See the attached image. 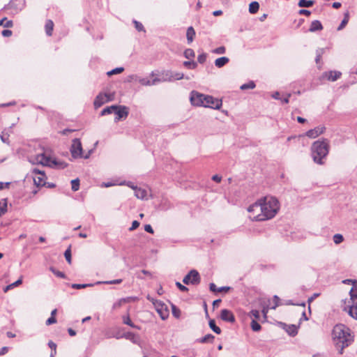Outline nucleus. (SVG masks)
<instances>
[{
    "label": "nucleus",
    "mask_w": 357,
    "mask_h": 357,
    "mask_svg": "<svg viewBox=\"0 0 357 357\" xmlns=\"http://www.w3.org/2000/svg\"><path fill=\"white\" fill-rule=\"evenodd\" d=\"M280 208L278 200L273 197H264L248 208V211L256 213L253 216L255 221H265L275 216Z\"/></svg>",
    "instance_id": "1"
},
{
    "label": "nucleus",
    "mask_w": 357,
    "mask_h": 357,
    "mask_svg": "<svg viewBox=\"0 0 357 357\" xmlns=\"http://www.w3.org/2000/svg\"><path fill=\"white\" fill-rule=\"evenodd\" d=\"M333 343L340 354L354 342V333L344 324H336L331 333Z\"/></svg>",
    "instance_id": "2"
},
{
    "label": "nucleus",
    "mask_w": 357,
    "mask_h": 357,
    "mask_svg": "<svg viewBox=\"0 0 357 357\" xmlns=\"http://www.w3.org/2000/svg\"><path fill=\"white\" fill-rule=\"evenodd\" d=\"M329 152V142L327 139L317 140L311 146V156L318 165H324Z\"/></svg>",
    "instance_id": "3"
},
{
    "label": "nucleus",
    "mask_w": 357,
    "mask_h": 357,
    "mask_svg": "<svg viewBox=\"0 0 357 357\" xmlns=\"http://www.w3.org/2000/svg\"><path fill=\"white\" fill-rule=\"evenodd\" d=\"M29 161L33 164H40L50 167H53L58 165V162L56 159L51 158L45 153H39L34 157H31Z\"/></svg>",
    "instance_id": "4"
},
{
    "label": "nucleus",
    "mask_w": 357,
    "mask_h": 357,
    "mask_svg": "<svg viewBox=\"0 0 357 357\" xmlns=\"http://www.w3.org/2000/svg\"><path fill=\"white\" fill-rule=\"evenodd\" d=\"M25 6V1L24 0H11L9 3L6 5L3 9L8 10L10 9V13L13 15H15L18 13L20 10H22Z\"/></svg>",
    "instance_id": "5"
},
{
    "label": "nucleus",
    "mask_w": 357,
    "mask_h": 357,
    "mask_svg": "<svg viewBox=\"0 0 357 357\" xmlns=\"http://www.w3.org/2000/svg\"><path fill=\"white\" fill-rule=\"evenodd\" d=\"M70 151L71 155L73 158H82L83 149L79 139L75 138L74 139H73Z\"/></svg>",
    "instance_id": "6"
},
{
    "label": "nucleus",
    "mask_w": 357,
    "mask_h": 357,
    "mask_svg": "<svg viewBox=\"0 0 357 357\" xmlns=\"http://www.w3.org/2000/svg\"><path fill=\"white\" fill-rule=\"evenodd\" d=\"M201 278L197 271L192 269L183 278V282L185 284L197 285L200 283Z\"/></svg>",
    "instance_id": "7"
},
{
    "label": "nucleus",
    "mask_w": 357,
    "mask_h": 357,
    "mask_svg": "<svg viewBox=\"0 0 357 357\" xmlns=\"http://www.w3.org/2000/svg\"><path fill=\"white\" fill-rule=\"evenodd\" d=\"M204 102L203 107L213 109H219L222 105V100L215 98L211 96L206 95Z\"/></svg>",
    "instance_id": "8"
},
{
    "label": "nucleus",
    "mask_w": 357,
    "mask_h": 357,
    "mask_svg": "<svg viewBox=\"0 0 357 357\" xmlns=\"http://www.w3.org/2000/svg\"><path fill=\"white\" fill-rule=\"evenodd\" d=\"M34 184L38 187H43L46 185L45 179L47 178L44 171L37 168L33 169Z\"/></svg>",
    "instance_id": "9"
},
{
    "label": "nucleus",
    "mask_w": 357,
    "mask_h": 357,
    "mask_svg": "<svg viewBox=\"0 0 357 357\" xmlns=\"http://www.w3.org/2000/svg\"><path fill=\"white\" fill-rule=\"evenodd\" d=\"M206 95L192 91L190 93V100L192 105L197 107H203L204 102Z\"/></svg>",
    "instance_id": "10"
},
{
    "label": "nucleus",
    "mask_w": 357,
    "mask_h": 357,
    "mask_svg": "<svg viewBox=\"0 0 357 357\" xmlns=\"http://www.w3.org/2000/svg\"><path fill=\"white\" fill-rule=\"evenodd\" d=\"M116 108L114 110V114L116 115L114 118V121L118 122L121 119H125L128 117L129 114V108L125 105H116Z\"/></svg>",
    "instance_id": "11"
},
{
    "label": "nucleus",
    "mask_w": 357,
    "mask_h": 357,
    "mask_svg": "<svg viewBox=\"0 0 357 357\" xmlns=\"http://www.w3.org/2000/svg\"><path fill=\"white\" fill-rule=\"evenodd\" d=\"M153 303L160 318L162 320H165L169 317V310L167 306L162 301L157 300L155 301H153Z\"/></svg>",
    "instance_id": "12"
},
{
    "label": "nucleus",
    "mask_w": 357,
    "mask_h": 357,
    "mask_svg": "<svg viewBox=\"0 0 357 357\" xmlns=\"http://www.w3.org/2000/svg\"><path fill=\"white\" fill-rule=\"evenodd\" d=\"M112 100L110 94L100 93L95 98L93 105L96 109L101 107L105 102Z\"/></svg>",
    "instance_id": "13"
},
{
    "label": "nucleus",
    "mask_w": 357,
    "mask_h": 357,
    "mask_svg": "<svg viewBox=\"0 0 357 357\" xmlns=\"http://www.w3.org/2000/svg\"><path fill=\"white\" fill-rule=\"evenodd\" d=\"M155 81H157V83L165 82H173V72L172 70H164L158 75V77L155 78Z\"/></svg>",
    "instance_id": "14"
},
{
    "label": "nucleus",
    "mask_w": 357,
    "mask_h": 357,
    "mask_svg": "<svg viewBox=\"0 0 357 357\" xmlns=\"http://www.w3.org/2000/svg\"><path fill=\"white\" fill-rule=\"evenodd\" d=\"M325 129L326 128L324 126H317L313 129L309 130L302 136H307L309 138L314 139L322 134Z\"/></svg>",
    "instance_id": "15"
},
{
    "label": "nucleus",
    "mask_w": 357,
    "mask_h": 357,
    "mask_svg": "<svg viewBox=\"0 0 357 357\" xmlns=\"http://www.w3.org/2000/svg\"><path fill=\"white\" fill-rule=\"evenodd\" d=\"M220 319L229 323H234L235 321V317L233 312L227 309H222L220 312Z\"/></svg>",
    "instance_id": "16"
},
{
    "label": "nucleus",
    "mask_w": 357,
    "mask_h": 357,
    "mask_svg": "<svg viewBox=\"0 0 357 357\" xmlns=\"http://www.w3.org/2000/svg\"><path fill=\"white\" fill-rule=\"evenodd\" d=\"M341 75H342V73L340 71L330 70V71L324 72L322 74L321 77L324 79H326L328 81L334 82V81L337 80V79H339Z\"/></svg>",
    "instance_id": "17"
},
{
    "label": "nucleus",
    "mask_w": 357,
    "mask_h": 357,
    "mask_svg": "<svg viewBox=\"0 0 357 357\" xmlns=\"http://www.w3.org/2000/svg\"><path fill=\"white\" fill-rule=\"evenodd\" d=\"M343 310L347 312L351 317L357 320V301L354 303L345 306Z\"/></svg>",
    "instance_id": "18"
},
{
    "label": "nucleus",
    "mask_w": 357,
    "mask_h": 357,
    "mask_svg": "<svg viewBox=\"0 0 357 357\" xmlns=\"http://www.w3.org/2000/svg\"><path fill=\"white\" fill-rule=\"evenodd\" d=\"M323 29V26L319 20H314L311 22L310 26L309 28L310 32H316L317 31H321Z\"/></svg>",
    "instance_id": "19"
},
{
    "label": "nucleus",
    "mask_w": 357,
    "mask_h": 357,
    "mask_svg": "<svg viewBox=\"0 0 357 357\" xmlns=\"http://www.w3.org/2000/svg\"><path fill=\"white\" fill-rule=\"evenodd\" d=\"M351 303H354L357 301V282L354 284L349 291Z\"/></svg>",
    "instance_id": "20"
},
{
    "label": "nucleus",
    "mask_w": 357,
    "mask_h": 357,
    "mask_svg": "<svg viewBox=\"0 0 357 357\" xmlns=\"http://www.w3.org/2000/svg\"><path fill=\"white\" fill-rule=\"evenodd\" d=\"M135 196L141 199H147V191L145 189H142L141 188L137 187V188L134 190Z\"/></svg>",
    "instance_id": "21"
},
{
    "label": "nucleus",
    "mask_w": 357,
    "mask_h": 357,
    "mask_svg": "<svg viewBox=\"0 0 357 357\" xmlns=\"http://www.w3.org/2000/svg\"><path fill=\"white\" fill-rule=\"evenodd\" d=\"M229 61V59L227 56H222V57H220V58H218L217 59H215V66L217 67V68H222L224 66H225L227 63H228Z\"/></svg>",
    "instance_id": "22"
},
{
    "label": "nucleus",
    "mask_w": 357,
    "mask_h": 357,
    "mask_svg": "<svg viewBox=\"0 0 357 357\" xmlns=\"http://www.w3.org/2000/svg\"><path fill=\"white\" fill-rule=\"evenodd\" d=\"M121 337H124L126 340H129L134 344H138L139 342V337L131 332L124 333L122 336H121Z\"/></svg>",
    "instance_id": "23"
},
{
    "label": "nucleus",
    "mask_w": 357,
    "mask_h": 357,
    "mask_svg": "<svg viewBox=\"0 0 357 357\" xmlns=\"http://www.w3.org/2000/svg\"><path fill=\"white\" fill-rule=\"evenodd\" d=\"M122 319H123V323L124 324H126V325H128V326H130V327H132L133 328H136L137 330H140L141 329L140 326L135 325L132 321V320L130 319V316L128 314L123 316Z\"/></svg>",
    "instance_id": "24"
},
{
    "label": "nucleus",
    "mask_w": 357,
    "mask_h": 357,
    "mask_svg": "<svg viewBox=\"0 0 357 357\" xmlns=\"http://www.w3.org/2000/svg\"><path fill=\"white\" fill-rule=\"evenodd\" d=\"M195 36V31L194 28L192 26H189L187 29V31H186V37H187V40H188V44L191 43L193 41Z\"/></svg>",
    "instance_id": "25"
},
{
    "label": "nucleus",
    "mask_w": 357,
    "mask_h": 357,
    "mask_svg": "<svg viewBox=\"0 0 357 357\" xmlns=\"http://www.w3.org/2000/svg\"><path fill=\"white\" fill-rule=\"evenodd\" d=\"M53 28H54L53 22L51 20H47L45 22V33L48 36H50L52 35Z\"/></svg>",
    "instance_id": "26"
},
{
    "label": "nucleus",
    "mask_w": 357,
    "mask_h": 357,
    "mask_svg": "<svg viewBox=\"0 0 357 357\" xmlns=\"http://www.w3.org/2000/svg\"><path fill=\"white\" fill-rule=\"evenodd\" d=\"M214 339V335H213L212 334H207L205 336L197 339L196 341L199 343H207L212 342Z\"/></svg>",
    "instance_id": "27"
},
{
    "label": "nucleus",
    "mask_w": 357,
    "mask_h": 357,
    "mask_svg": "<svg viewBox=\"0 0 357 357\" xmlns=\"http://www.w3.org/2000/svg\"><path fill=\"white\" fill-rule=\"evenodd\" d=\"M138 82L143 86H152L157 83V81H155V78L153 80H150L147 77L140 78Z\"/></svg>",
    "instance_id": "28"
},
{
    "label": "nucleus",
    "mask_w": 357,
    "mask_h": 357,
    "mask_svg": "<svg viewBox=\"0 0 357 357\" xmlns=\"http://www.w3.org/2000/svg\"><path fill=\"white\" fill-rule=\"evenodd\" d=\"M7 207V199H0V217L6 213Z\"/></svg>",
    "instance_id": "29"
},
{
    "label": "nucleus",
    "mask_w": 357,
    "mask_h": 357,
    "mask_svg": "<svg viewBox=\"0 0 357 357\" xmlns=\"http://www.w3.org/2000/svg\"><path fill=\"white\" fill-rule=\"evenodd\" d=\"M208 325H209L210 328L214 333H215L216 334H218V335L221 333L222 331H221L220 327L216 326L215 321L214 319H210L209 321H208Z\"/></svg>",
    "instance_id": "30"
},
{
    "label": "nucleus",
    "mask_w": 357,
    "mask_h": 357,
    "mask_svg": "<svg viewBox=\"0 0 357 357\" xmlns=\"http://www.w3.org/2000/svg\"><path fill=\"white\" fill-rule=\"evenodd\" d=\"M314 3L312 0H300L298 3V6L301 8H310L312 7Z\"/></svg>",
    "instance_id": "31"
},
{
    "label": "nucleus",
    "mask_w": 357,
    "mask_h": 357,
    "mask_svg": "<svg viewBox=\"0 0 357 357\" xmlns=\"http://www.w3.org/2000/svg\"><path fill=\"white\" fill-rule=\"evenodd\" d=\"M115 109H117L116 108V105H112V106H109V107H107L104 108L101 111L100 115L101 116H105V115H107V114H110L112 113H114Z\"/></svg>",
    "instance_id": "32"
},
{
    "label": "nucleus",
    "mask_w": 357,
    "mask_h": 357,
    "mask_svg": "<svg viewBox=\"0 0 357 357\" xmlns=\"http://www.w3.org/2000/svg\"><path fill=\"white\" fill-rule=\"evenodd\" d=\"M259 8V4L257 1H252L249 5V12L251 14L256 13Z\"/></svg>",
    "instance_id": "33"
},
{
    "label": "nucleus",
    "mask_w": 357,
    "mask_h": 357,
    "mask_svg": "<svg viewBox=\"0 0 357 357\" xmlns=\"http://www.w3.org/2000/svg\"><path fill=\"white\" fill-rule=\"evenodd\" d=\"M286 331L289 335L294 337L298 333V328L295 325L291 324L287 326Z\"/></svg>",
    "instance_id": "34"
},
{
    "label": "nucleus",
    "mask_w": 357,
    "mask_h": 357,
    "mask_svg": "<svg viewBox=\"0 0 357 357\" xmlns=\"http://www.w3.org/2000/svg\"><path fill=\"white\" fill-rule=\"evenodd\" d=\"M349 12H347L344 13V18L343 20H342L340 24L337 27V30L338 31H340L342 30V29H344V27L347 25V24L349 22Z\"/></svg>",
    "instance_id": "35"
},
{
    "label": "nucleus",
    "mask_w": 357,
    "mask_h": 357,
    "mask_svg": "<svg viewBox=\"0 0 357 357\" xmlns=\"http://www.w3.org/2000/svg\"><path fill=\"white\" fill-rule=\"evenodd\" d=\"M13 25V22L12 20H7L6 17H3L0 20V26L3 27L9 28L12 27Z\"/></svg>",
    "instance_id": "36"
},
{
    "label": "nucleus",
    "mask_w": 357,
    "mask_h": 357,
    "mask_svg": "<svg viewBox=\"0 0 357 357\" xmlns=\"http://www.w3.org/2000/svg\"><path fill=\"white\" fill-rule=\"evenodd\" d=\"M122 279H116L112 280H107V281H102V282H97L96 284H121L122 282Z\"/></svg>",
    "instance_id": "37"
},
{
    "label": "nucleus",
    "mask_w": 357,
    "mask_h": 357,
    "mask_svg": "<svg viewBox=\"0 0 357 357\" xmlns=\"http://www.w3.org/2000/svg\"><path fill=\"white\" fill-rule=\"evenodd\" d=\"M183 55L186 59H190L195 56V53L193 50L188 48L184 51Z\"/></svg>",
    "instance_id": "38"
},
{
    "label": "nucleus",
    "mask_w": 357,
    "mask_h": 357,
    "mask_svg": "<svg viewBox=\"0 0 357 357\" xmlns=\"http://www.w3.org/2000/svg\"><path fill=\"white\" fill-rule=\"evenodd\" d=\"M183 65L188 69H195L197 66V63L193 60L184 61Z\"/></svg>",
    "instance_id": "39"
},
{
    "label": "nucleus",
    "mask_w": 357,
    "mask_h": 357,
    "mask_svg": "<svg viewBox=\"0 0 357 357\" xmlns=\"http://www.w3.org/2000/svg\"><path fill=\"white\" fill-rule=\"evenodd\" d=\"M22 283V278H20L15 282L6 286L4 289V292H6L9 289H13V288L18 286L19 284H21Z\"/></svg>",
    "instance_id": "40"
},
{
    "label": "nucleus",
    "mask_w": 357,
    "mask_h": 357,
    "mask_svg": "<svg viewBox=\"0 0 357 357\" xmlns=\"http://www.w3.org/2000/svg\"><path fill=\"white\" fill-rule=\"evenodd\" d=\"M251 328L253 331H259L261 328V325L255 320L252 319L250 324Z\"/></svg>",
    "instance_id": "41"
},
{
    "label": "nucleus",
    "mask_w": 357,
    "mask_h": 357,
    "mask_svg": "<svg viewBox=\"0 0 357 357\" xmlns=\"http://www.w3.org/2000/svg\"><path fill=\"white\" fill-rule=\"evenodd\" d=\"M255 84L253 81H250L248 83L243 84L241 86L240 89L241 90H246V89H252L255 87Z\"/></svg>",
    "instance_id": "42"
},
{
    "label": "nucleus",
    "mask_w": 357,
    "mask_h": 357,
    "mask_svg": "<svg viewBox=\"0 0 357 357\" xmlns=\"http://www.w3.org/2000/svg\"><path fill=\"white\" fill-rule=\"evenodd\" d=\"M79 188V178H75L71 181V189L73 191L76 192Z\"/></svg>",
    "instance_id": "43"
},
{
    "label": "nucleus",
    "mask_w": 357,
    "mask_h": 357,
    "mask_svg": "<svg viewBox=\"0 0 357 357\" xmlns=\"http://www.w3.org/2000/svg\"><path fill=\"white\" fill-rule=\"evenodd\" d=\"M93 284H73L71 285L72 288L73 289H83V288H85V287H91L93 286Z\"/></svg>",
    "instance_id": "44"
},
{
    "label": "nucleus",
    "mask_w": 357,
    "mask_h": 357,
    "mask_svg": "<svg viewBox=\"0 0 357 357\" xmlns=\"http://www.w3.org/2000/svg\"><path fill=\"white\" fill-rule=\"evenodd\" d=\"M50 270L56 275L57 276L58 278H66V275L64 273L61 272V271H57L56 270L54 267H50Z\"/></svg>",
    "instance_id": "45"
},
{
    "label": "nucleus",
    "mask_w": 357,
    "mask_h": 357,
    "mask_svg": "<svg viewBox=\"0 0 357 357\" xmlns=\"http://www.w3.org/2000/svg\"><path fill=\"white\" fill-rule=\"evenodd\" d=\"M280 298L277 295L273 296V305L270 306V309L275 310L278 306L280 305Z\"/></svg>",
    "instance_id": "46"
},
{
    "label": "nucleus",
    "mask_w": 357,
    "mask_h": 357,
    "mask_svg": "<svg viewBox=\"0 0 357 357\" xmlns=\"http://www.w3.org/2000/svg\"><path fill=\"white\" fill-rule=\"evenodd\" d=\"M333 239L335 244H340L344 241V237L342 234H336L333 236Z\"/></svg>",
    "instance_id": "47"
},
{
    "label": "nucleus",
    "mask_w": 357,
    "mask_h": 357,
    "mask_svg": "<svg viewBox=\"0 0 357 357\" xmlns=\"http://www.w3.org/2000/svg\"><path fill=\"white\" fill-rule=\"evenodd\" d=\"M64 257L67 261V262L70 264H71V250L70 246L65 251Z\"/></svg>",
    "instance_id": "48"
},
{
    "label": "nucleus",
    "mask_w": 357,
    "mask_h": 357,
    "mask_svg": "<svg viewBox=\"0 0 357 357\" xmlns=\"http://www.w3.org/2000/svg\"><path fill=\"white\" fill-rule=\"evenodd\" d=\"M324 53V48H320V49H318L316 52V58H315V62L317 63H319L321 58V56L322 54Z\"/></svg>",
    "instance_id": "49"
},
{
    "label": "nucleus",
    "mask_w": 357,
    "mask_h": 357,
    "mask_svg": "<svg viewBox=\"0 0 357 357\" xmlns=\"http://www.w3.org/2000/svg\"><path fill=\"white\" fill-rule=\"evenodd\" d=\"M212 52L217 54H223L226 52V48L224 46H220L213 50Z\"/></svg>",
    "instance_id": "50"
},
{
    "label": "nucleus",
    "mask_w": 357,
    "mask_h": 357,
    "mask_svg": "<svg viewBox=\"0 0 357 357\" xmlns=\"http://www.w3.org/2000/svg\"><path fill=\"white\" fill-rule=\"evenodd\" d=\"M160 206L163 210H168L172 207V204L167 200L162 201Z\"/></svg>",
    "instance_id": "51"
},
{
    "label": "nucleus",
    "mask_w": 357,
    "mask_h": 357,
    "mask_svg": "<svg viewBox=\"0 0 357 357\" xmlns=\"http://www.w3.org/2000/svg\"><path fill=\"white\" fill-rule=\"evenodd\" d=\"M123 70H124V68L123 67H119V68H114V69L107 72V74L110 76V75H114V74L121 73Z\"/></svg>",
    "instance_id": "52"
},
{
    "label": "nucleus",
    "mask_w": 357,
    "mask_h": 357,
    "mask_svg": "<svg viewBox=\"0 0 357 357\" xmlns=\"http://www.w3.org/2000/svg\"><path fill=\"white\" fill-rule=\"evenodd\" d=\"M98 144V142H96L94 144V148L93 149H91L90 150L88 151V152L86 153V154H83L82 153V158H84V159H88L90 158V156L91 155V154L94 152V150H95V148L96 146H97Z\"/></svg>",
    "instance_id": "53"
},
{
    "label": "nucleus",
    "mask_w": 357,
    "mask_h": 357,
    "mask_svg": "<svg viewBox=\"0 0 357 357\" xmlns=\"http://www.w3.org/2000/svg\"><path fill=\"white\" fill-rule=\"evenodd\" d=\"M133 23H134V24H135V29H136L138 31H144V26H143V24H142L141 22H138V21H137V20H133Z\"/></svg>",
    "instance_id": "54"
},
{
    "label": "nucleus",
    "mask_w": 357,
    "mask_h": 357,
    "mask_svg": "<svg viewBox=\"0 0 357 357\" xmlns=\"http://www.w3.org/2000/svg\"><path fill=\"white\" fill-rule=\"evenodd\" d=\"M119 185H127V186L130 187V188L133 189L134 190L137 187V186L133 184V183H132L131 181H126L119 183Z\"/></svg>",
    "instance_id": "55"
},
{
    "label": "nucleus",
    "mask_w": 357,
    "mask_h": 357,
    "mask_svg": "<svg viewBox=\"0 0 357 357\" xmlns=\"http://www.w3.org/2000/svg\"><path fill=\"white\" fill-rule=\"evenodd\" d=\"M207 54L205 53H202L198 55L197 56V61L199 63H204L206 61Z\"/></svg>",
    "instance_id": "56"
},
{
    "label": "nucleus",
    "mask_w": 357,
    "mask_h": 357,
    "mask_svg": "<svg viewBox=\"0 0 357 357\" xmlns=\"http://www.w3.org/2000/svg\"><path fill=\"white\" fill-rule=\"evenodd\" d=\"M173 78L174 80H180L184 78V74L183 73H174L173 72Z\"/></svg>",
    "instance_id": "57"
},
{
    "label": "nucleus",
    "mask_w": 357,
    "mask_h": 357,
    "mask_svg": "<svg viewBox=\"0 0 357 357\" xmlns=\"http://www.w3.org/2000/svg\"><path fill=\"white\" fill-rule=\"evenodd\" d=\"M172 314L176 317L178 318L181 314V311L175 305H172Z\"/></svg>",
    "instance_id": "58"
},
{
    "label": "nucleus",
    "mask_w": 357,
    "mask_h": 357,
    "mask_svg": "<svg viewBox=\"0 0 357 357\" xmlns=\"http://www.w3.org/2000/svg\"><path fill=\"white\" fill-rule=\"evenodd\" d=\"M176 286L180 291L183 292H186L188 291V288L186 287L185 285L181 284L179 282H176Z\"/></svg>",
    "instance_id": "59"
},
{
    "label": "nucleus",
    "mask_w": 357,
    "mask_h": 357,
    "mask_svg": "<svg viewBox=\"0 0 357 357\" xmlns=\"http://www.w3.org/2000/svg\"><path fill=\"white\" fill-rule=\"evenodd\" d=\"M56 322V319L54 317H50L46 320V325L50 326L51 324H55Z\"/></svg>",
    "instance_id": "60"
},
{
    "label": "nucleus",
    "mask_w": 357,
    "mask_h": 357,
    "mask_svg": "<svg viewBox=\"0 0 357 357\" xmlns=\"http://www.w3.org/2000/svg\"><path fill=\"white\" fill-rule=\"evenodd\" d=\"M250 315L254 317L255 319L259 318V312L257 310H252L250 312Z\"/></svg>",
    "instance_id": "61"
},
{
    "label": "nucleus",
    "mask_w": 357,
    "mask_h": 357,
    "mask_svg": "<svg viewBox=\"0 0 357 357\" xmlns=\"http://www.w3.org/2000/svg\"><path fill=\"white\" fill-rule=\"evenodd\" d=\"M139 226V222L137 220H134L132 222V226L130 227V231H133L136 229Z\"/></svg>",
    "instance_id": "62"
},
{
    "label": "nucleus",
    "mask_w": 357,
    "mask_h": 357,
    "mask_svg": "<svg viewBox=\"0 0 357 357\" xmlns=\"http://www.w3.org/2000/svg\"><path fill=\"white\" fill-rule=\"evenodd\" d=\"M270 307L269 306H265L263 307L261 312L263 314L264 319L266 320L267 319V314L268 312Z\"/></svg>",
    "instance_id": "63"
},
{
    "label": "nucleus",
    "mask_w": 357,
    "mask_h": 357,
    "mask_svg": "<svg viewBox=\"0 0 357 357\" xmlns=\"http://www.w3.org/2000/svg\"><path fill=\"white\" fill-rule=\"evenodd\" d=\"M1 34L4 37H9L12 35V31L9 29H4L2 31Z\"/></svg>",
    "instance_id": "64"
}]
</instances>
